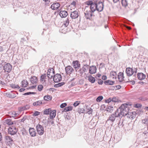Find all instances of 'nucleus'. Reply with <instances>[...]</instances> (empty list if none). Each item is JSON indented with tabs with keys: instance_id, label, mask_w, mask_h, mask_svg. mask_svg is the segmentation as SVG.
<instances>
[{
	"instance_id": "1",
	"label": "nucleus",
	"mask_w": 148,
	"mask_h": 148,
	"mask_svg": "<svg viewBox=\"0 0 148 148\" xmlns=\"http://www.w3.org/2000/svg\"><path fill=\"white\" fill-rule=\"evenodd\" d=\"M96 3H93L90 6H86L84 9V14L86 18L90 19L92 16V13L97 10Z\"/></svg>"
},
{
	"instance_id": "2",
	"label": "nucleus",
	"mask_w": 148,
	"mask_h": 148,
	"mask_svg": "<svg viewBox=\"0 0 148 148\" xmlns=\"http://www.w3.org/2000/svg\"><path fill=\"white\" fill-rule=\"evenodd\" d=\"M128 105L126 104H122L119 108L120 111L121 117L122 116H127V118H130L132 115V113L129 112Z\"/></svg>"
},
{
	"instance_id": "3",
	"label": "nucleus",
	"mask_w": 148,
	"mask_h": 148,
	"mask_svg": "<svg viewBox=\"0 0 148 148\" xmlns=\"http://www.w3.org/2000/svg\"><path fill=\"white\" fill-rule=\"evenodd\" d=\"M119 109H117L115 112L111 115L109 116V119L106 121V122H107L110 120L113 122L115 120V118L116 117H121L120 111L119 110Z\"/></svg>"
},
{
	"instance_id": "4",
	"label": "nucleus",
	"mask_w": 148,
	"mask_h": 148,
	"mask_svg": "<svg viewBox=\"0 0 148 148\" xmlns=\"http://www.w3.org/2000/svg\"><path fill=\"white\" fill-rule=\"evenodd\" d=\"M29 79L31 83L32 84L34 85V86L30 87L32 89L35 88L36 87V85L38 81L37 77L35 76H32Z\"/></svg>"
},
{
	"instance_id": "5",
	"label": "nucleus",
	"mask_w": 148,
	"mask_h": 148,
	"mask_svg": "<svg viewBox=\"0 0 148 148\" xmlns=\"http://www.w3.org/2000/svg\"><path fill=\"white\" fill-rule=\"evenodd\" d=\"M17 130L16 127L13 126H10L8 129V133L12 135H13L16 134Z\"/></svg>"
},
{
	"instance_id": "6",
	"label": "nucleus",
	"mask_w": 148,
	"mask_h": 148,
	"mask_svg": "<svg viewBox=\"0 0 148 148\" xmlns=\"http://www.w3.org/2000/svg\"><path fill=\"white\" fill-rule=\"evenodd\" d=\"M36 130L38 134L42 135L44 133V129L43 127L40 124H38L36 126Z\"/></svg>"
},
{
	"instance_id": "7",
	"label": "nucleus",
	"mask_w": 148,
	"mask_h": 148,
	"mask_svg": "<svg viewBox=\"0 0 148 148\" xmlns=\"http://www.w3.org/2000/svg\"><path fill=\"white\" fill-rule=\"evenodd\" d=\"M12 65L9 63H6L3 66L4 70L5 72L8 73L10 72L12 69Z\"/></svg>"
},
{
	"instance_id": "8",
	"label": "nucleus",
	"mask_w": 148,
	"mask_h": 148,
	"mask_svg": "<svg viewBox=\"0 0 148 148\" xmlns=\"http://www.w3.org/2000/svg\"><path fill=\"white\" fill-rule=\"evenodd\" d=\"M62 79L61 76L60 74H57L55 75L53 77V79L55 82H60Z\"/></svg>"
},
{
	"instance_id": "9",
	"label": "nucleus",
	"mask_w": 148,
	"mask_h": 148,
	"mask_svg": "<svg viewBox=\"0 0 148 148\" xmlns=\"http://www.w3.org/2000/svg\"><path fill=\"white\" fill-rule=\"evenodd\" d=\"M65 70L66 73L69 75L72 73L74 71L73 68L70 66H68L66 67Z\"/></svg>"
},
{
	"instance_id": "10",
	"label": "nucleus",
	"mask_w": 148,
	"mask_h": 148,
	"mask_svg": "<svg viewBox=\"0 0 148 148\" xmlns=\"http://www.w3.org/2000/svg\"><path fill=\"white\" fill-rule=\"evenodd\" d=\"M126 72L127 76H131L134 73V71L132 69L128 68L126 69Z\"/></svg>"
},
{
	"instance_id": "11",
	"label": "nucleus",
	"mask_w": 148,
	"mask_h": 148,
	"mask_svg": "<svg viewBox=\"0 0 148 148\" xmlns=\"http://www.w3.org/2000/svg\"><path fill=\"white\" fill-rule=\"evenodd\" d=\"M97 10L99 12L101 11L103 9V4L101 2H99L96 4Z\"/></svg>"
},
{
	"instance_id": "12",
	"label": "nucleus",
	"mask_w": 148,
	"mask_h": 148,
	"mask_svg": "<svg viewBox=\"0 0 148 148\" xmlns=\"http://www.w3.org/2000/svg\"><path fill=\"white\" fill-rule=\"evenodd\" d=\"M60 5L58 2L53 3L51 6V8L53 10H57L60 7Z\"/></svg>"
},
{
	"instance_id": "13",
	"label": "nucleus",
	"mask_w": 148,
	"mask_h": 148,
	"mask_svg": "<svg viewBox=\"0 0 148 148\" xmlns=\"http://www.w3.org/2000/svg\"><path fill=\"white\" fill-rule=\"evenodd\" d=\"M78 13L77 11L72 12L70 14V16L72 19L76 18L78 17Z\"/></svg>"
},
{
	"instance_id": "14",
	"label": "nucleus",
	"mask_w": 148,
	"mask_h": 148,
	"mask_svg": "<svg viewBox=\"0 0 148 148\" xmlns=\"http://www.w3.org/2000/svg\"><path fill=\"white\" fill-rule=\"evenodd\" d=\"M73 66L76 71L80 67V64L78 61H73Z\"/></svg>"
},
{
	"instance_id": "15",
	"label": "nucleus",
	"mask_w": 148,
	"mask_h": 148,
	"mask_svg": "<svg viewBox=\"0 0 148 148\" xmlns=\"http://www.w3.org/2000/svg\"><path fill=\"white\" fill-rule=\"evenodd\" d=\"M29 134L31 136L34 137L36 135L35 130L34 128H30L29 129Z\"/></svg>"
},
{
	"instance_id": "16",
	"label": "nucleus",
	"mask_w": 148,
	"mask_h": 148,
	"mask_svg": "<svg viewBox=\"0 0 148 148\" xmlns=\"http://www.w3.org/2000/svg\"><path fill=\"white\" fill-rule=\"evenodd\" d=\"M137 77L138 79L141 80L145 78L146 75L143 73H138L137 74Z\"/></svg>"
},
{
	"instance_id": "17",
	"label": "nucleus",
	"mask_w": 148,
	"mask_h": 148,
	"mask_svg": "<svg viewBox=\"0 0 148 148\" xmlns=\"http://www.w3.org/2000/svg\"><path fill=\"white\" fill-rule=\"evenodd\" d=\"M97 69L96 67L92 66H90L89 69V73L91 74L95 73L96 72Z\"/></svg>"
},
{
	"instance_id": "18",
	"label": "nucleus",
	"mask_w": 148,
	"mask_h": 148,
	"mask_svg": "<svg viewBox=\"0 0 148 148\" xmlns=\"http://www.w3.org/2000/svg\"><path fill=\"white\" fill-rule=\"evenodd\" d=\"M59 14L61 17L65 18L67 16L68 14L66 11H61L60 12Z\"/></svg>"
},
{
	"instance_id": "19",
	"label": "nucleus",
	"mask_w": 148,
	"mask_h": 148,
	"mask_svg": "<svg viewBox=\"0 0 148 148\" xmlns=\"http://www.w3.org/2000/svg\"><path fill=\"white\" fill-rule=\"evenodd\" d=\"M118 78L120 82H122L124 80L123 73L120 72L118 75Z\"/></svg>"
},
{
	"instance_id": "20",
	"label": "nucleus",
	"mask_w": 148,
	"mask_h": 148,
	"mask_svg": "<svg viewBox=\"0 0 148 148\" xmlns=\"http://www.w3.org/2000/svg\"><path fill=\"white\" fill-rule=\"evenodd\" d=\"M56 114V110H51V111L50 113V118L51 119H53L55 117Z\"/></svg>"
},
{
	"instance_id": "21",
	"label": "nucleus",
	"mask_w": 148,
	"mask_h": 148,
	"mask_svg": "<svg viewBox=\"0 0 148 148\" xmlns=\"http://www.w3.org/2000/svg\"><path fill=\"white\" fill-rule=\"evenodd\" d=\"M5 138L6 140L5 141L8 143H9L11 144L13 141L12 138L9 136H5Z\"/></svg>"
},
{
	"instance_id": "22",
	"label": "nucleus",
	"mask_w": 148,
	"mask_h": 148,
	"mask_svg": "<svg viewBox=\"0 0 148 148\" xmlns=\"http://www.w3.org/2000/svg\"><path fill=\"white\" fill-rule=\"evenodd\" d=\"M46 77L47 75L46 74H44L42 75L40 79L41 82L43 83L45 81V79H47Z\"/></svg>"
},
{
	"instance_id": "23",
	"label": "nucleus",
	"mask_w": 148,
	"mask_h": 148,
	"mask_svg": "<svg viewBox=\"0 0 148 148\" xmlns=\"http://www.w3.org/2000/svg\"><path fill=\"white\" fill-rule=\"evenodd\" d=\"M5 123L9 125H11L13 124V122L10 119H7L5 120Z\"/></svg>"
},
{
	"instance_id": "24",
	"label": "nucleus",
	"mask_w": 148,
	"mask_h": 148,
	"mask_svg": "<svg viewBox=\"0 0 148 148\" xmlns=\"http://www.w3.org/2000/svg\"><path fill=\"white\" fill-rule=\"evenodd\" d=\"M110 76L113 79H116V78L117 73L115 72H112L110 73Z\"/></svg>"
},
{
	"instance_id": "25",
	"label": "nucleus",
	"mask_w": 148,
	"mask_h": 148,
	"mask_svg": "<svg viewBox=\"0 0 148 148\" xmlns=\"http://www.w3.org/2000/svg\"><path fill=\"white\" fill-rule=\"evenodd\" d=\"M69 19L68 18L66 19L63 22V25L65 27H67L69 25Z\"/></svg>"
},
{
	"instance_id": "26",
	"label": "nucleus",
	"mask_w": 148,
	"mask_h": 148,
	"mask_svg": "<svg viewBox=\"0 0 148 148\" xmlns=\"http://www.w3.org/2000/svg\"><path fill=\"white\" fill-rule=\"evenodd\" d=\"M28 84V82L27 80H23L22 81V87H25Z\"/></svg>"
},
{
	"instance_id": "27",
	"label": "nucleus",
	"mask_w": 148,
	"mask_h": 148,
	"mask_svg": "<svg viewBox=\"0 0 148 148\" xmlns=\"http://www.w3.org/2000/svg\"><path fill=\"white\" fill-rule=\"evenodd\" d=\"M114 81L108 80L104 82V83L106 85H112L114 83Z\"/></svg>"
},
{
	"instance_id": "28",
	"label": "nucleus",
	"mask_w": 148,
	"mask_h": 148,
	"mask_svg": "<svg viewBox=\"0 0 148 148\" xmlns=\"http://www.w3.org/2000/svg\"><path fill=\"white\" fill-rule=\"evenodd\" d=\"M52 97L50 95H46L44 97V99L45 100L48 101L51 100Z\"/></svg>"
},
{
	"instance_id": "29",
	"label": "nucleus",
	"mask_w": 148,
	"mask_h": 148,
	"mask_svg": "<svg viewBox=\"0 0 148 148\" xmlns=\"http://www.w3.org/2000/svg\"><path fill=\"white\" fill-rule=\"evenodd\" d=\"M88 80L92 83H94L95 81V78L91 76L89 77Z\"/></svg>"
},
{
	"instance_id": "30",
	"label": "nucleus",
	"mask_w": 148,
	"mask_h": 148,
	"mask_svg": "<svg viewBox=\"0 0 148 148\" xmlns=\"http://www.w3.org/2000/svg\"><path fill=\"white\" fill-rule=\"evenodd\" d=\"M73 108V107L72 106H68L66 107L64 109L63 112H67L71 110Z\"/></svg>"
},
{
	"instance_id": "31",
	"label": "nucleus",
	"mask_w": 148,
	"mask_h": 148,
	"mask_svg": "<svg viewBox=\"0 0 148 148\" xmlns=\"http://www.w3.org/2000/svg\"><path fill=\"white\" fill-rule=\"evenodd\" d=\"M51 109L50 108H49L45 110L44 112V114H50V112L51 111Z\"/></svg>"
},
{
	"instance_id": "32",
	"label": "nucleus",
	"mask_w": 148,
	"mask_h": 148,
	"mask_svg": "<svg viewBox=\"0 0 148 148\" xmlns=\"http://www.w3.org/2000/svg\"><path fill=\"white\" fill-rule=\"evenodd\" d=\"M16 94H17V92H16L11 91L10 92V98H13L16 97Z\"/></svg>"
},
{
	"instance_id": "33",
	"label": "nucleus",
	"mask_w": 148,
	"mask_h": 148,
	"mask_svg": "<svg viewBox=\"0 0 148 148\" xmlns=\"http://www.w3.org/2000/svg\"><path fill=\"white\" fill-rule=\"evenodd\" d=\"M42 102L41 101H38L33 103V105L34 106H36L40 105L42 104Z\"/></svg>"
},
{
	"instance_id": "34",
	"label": "nucleus",
	"mask_w": 148,
	"mask_h": 148,
	"mask_svg": "<svg viewBox=\"0 0 148 148\" xmlns=\"http://www.w3.org/2000/svg\"><path fill=\"white\" fill-rule=\"evenodd\" d=\"M121 3L122 5L124 7H126L127 5V0H122Z\"/></svg>"
},
{
	"instance_id": "35",
	"label": "nucleus",
	"mask_w": 148,
	"mask_h": 148,
	"mask_svg": "<svg viewBox=\"0 0 148 148\" xmlns=\"http://www.w3.org/2000/svg\"><path fill=\"white\" fill-rule=\"evenodd\" d=\"M64 82H61L58 83L57 84H56L54 85V86L55 87L57 88L59 87H60L64 84Z\"/></svg>"
},
{
	"instance_id": "36",
	"label": "nucleus",
	"mask_w": 148,
	"mask_h": 148,
	"mask_svg": "<svg viewBox=\"0 0 148 148\" xmlns=\"http://www.w3.org/2000/svg\"><path fill=\"white\" fill-rule=\"evenodd\" d=\"M54 71L53 69L52 68H49L48 69V71L47 73H51V75L52 74H54Z\"/></svg>"
},
{
	"instance_id": "37",
	"label": "nucleus",
	"mask_w": 148,
	"mask_h": 148,
	"mask_svg": "<svg viewBox=\"0 0 148 148\" xmlns=\"http://www.w3.org/2000/svg\"><path fill=\"white\" fill-rule=\"evenodd\" d=\"M85 110L83 108H79L78 110V112L79 113V114H81L82 113L84 112Z\"/></svg>"
},
{
	"instance_id": "38",
	"label": "nucleus",
	"mask_w": 148,
	"mask_h": 148,
	"mask_svg": "<svg viewBox=\"0 0 148 148\" xmlns=\"http://www.w3.org/2000/svg\"><path fill=\"white\" fill-rule=\"evenodd\" d=\"M93 3L91 1H88L86 2V4L88 5V6H91L92 4Z\"/></svg>"
},
{
	"instance_id": "39",
	"label": "nucleus",
	"mask_w": 148,
	"mask_h": 148,
	"mask_svg": "<svg viewBox=\"0 0 148 148\" xmlns=\"http://www.w3.org/2000/svg\"><path fill=\"white\" fill-rule=\"evenodd\" d=\"M103 97L102 96H99L96 99V101L97 102L100 101L103 99Z\"/></svg>"
},
{
	"instance_id": "40",
	"label": "nucleus",
	"mask_w": 148,
	"mask_h": 148,
	"mask_svg": "<svg viewBox=\"0 0 148 148\" xmlns=\"http://www.w3.org/2000/svg\"><path fill=\"white\" fill-rule=\"evenodd\" d=\"M11 87L13 88H17L19 89L20 88V87L18 85L15 84H12L10 85Z\"/></svg>"
},
{
	"instance_id": "41",
	"label": "nucleus",
	"mask_w": 148,
	"mask_h": 148,
	"mask_svg": "<svg viewBox=\"0 0 148 148\" xmlns=\"http://www.w3.org/2000/svg\"><path fill=\"white\" fill-rule=\"evenodd\" d=\"M10 114L11 115V116L13 117H15L18 115V114H17L15 112H13L11 113Z\"/></svg>"
},
{
	"instance_id": "42",
	"label": "nucleus",
	"mask_w": 148,
	"mask_h": 148,
	"mask_svg": "<svg viewBox=\"0 0 148 148\" xmlns=\"http://www.w3.org/2000/svg\"><path fill=\"white\" fill-rule=\"evenodd\" d=\"M54 75L52 74L51 75V73H47V76L48 77V78L49 79H51L52 78L53 75Z\"/></svg>"
},
{
	"instance_id": "43",
	"label": "nucleus",
	"mask_w": 148,
	"mask_h": 148,
	"mask_svg": "<svg viewBox=\"0 0 148 148\" xmlns=\"http://www.w3.org/2000/svg\"><path fill=\"white\" fill-rule=\"evenodd\" d=\"M142 123L144 124H146L148 122V118H146L142 120Z\"/></svg>"
},
{
	"instance_id": "44",
	"label": "nucleus",
	"mask_w": 148,
	"mask_h": 148,
	"mask_svg": "<svg viewBox=\"0 0 148 148\" xmlns=\"http://www.w3.org/2000/svg\"><path fill=\"white\" fill-rule=\"evenodd\" d=\"M112 101L114 102H117L119 101L118 99L116 97H113L112 99Z\"/></svg>"
},
{
	"instance_id": "45",
	"label": "nucleus",
	"mask_w": 148,
	"mask_h": 148,
	"mask_svg": "<svg viewBox=\"0 0 148 148\" xmlns=\"http://www.w3.org/2000/svg\"><path fill=\"white\" fill-rule=\"evenodd\" d=\"M88 111L86 112V113H88V114H92L93 110L91 108L88 109Z\"/></svg>"
},
{
	"instance_id": "46",
	"label": "nucleus",
	"mask_w": 148,
	"mask_h": 148,
	"mask_svg": "<svg viewBox=\"0 0 148 148\" xmlns=\"http://www.w3.org/2000/svg\"><path fill=\"white\" fill-rule=\"evenodd\" d=\"M35 93L34 92H27L26 93H25L23 94V95H30L33 94H35Z\"/></svg>"
},
{
	"instance_id": "47",
	"label": "nucleus",
	"mask_w": 148,
	"mask_h": 148,
	"mask_svg": "<svg viewBox=\"0 0 148 148\" xmlns=\"http://www.w3.org/2000/svg\"><path fill=\"white\" fill-rule=\"evenodd\" d=\"M80 103V101H75L73 104V106L76 107Z\"/></svg>"
},
{
	"instance_id": "48",
	"label": "nucleus",
	"mask_w": 148,
	"mask_h": 148,
	"mask_svg": "<svg viewBox=\"0 0 148 148\" xmlns=\"http://www.w3.org/2000/svg\"><path fill=\"white\" fill-rule=\"evenodd\" d=\"M43 86L41 85H38V89L39 91H41L42 90Z\"/></svg>"
},
{
	"instance_id": "49",
	"label": "nucleus",
	"mask_w": 148,
	"mask_h": 148,
	"mask_svg": "<svg viewBox=\"0 0 148 148\" xmlns=\"http://www.w3.org/2000/svg\"><path fill=\"white\" fill-rule=\"evenodd\" d=\"M4 94L5 96L10 98V92L5 93Z\"/></svg>"
},
{
	"instance_id": "50",
	"label": "nucleus",
	"mask_w": 148,
	"mask_h": 148,
	"mask_svg": "<svg viewBox=\"0 0 148 148\" xmlns=\"http://www.w3.org/2000/svg\"><path fill=\"white\" fill-rule=\"evenodd\" d=\"M29 108V107L28 105H26L25 107L22 108V109L21 110H27Z\"/></svg>"
},
{
	"instance_id": "51",
	"label": "nucleus",
	"mask_w": 148,
	"mask_h": 148,
	"mask_svg": "<svg viewBox=\"0 0 148 148\" xmlns=\"http://www.w3.org/2000/svg\"><path fill=\"white\" fill-rule=\"evenodd\" d=\"M67 104L66 103H62L60 105V107L61 108H63L64 107H65L66 106Z\"/></svg>"
},
{
	"instance_id": "52",
	"label": "nucleus",
	"mask_w": 148,
	"mask_h": 148,
	"mask_svg": "<svg viewBox=\"0 0 148 148\" xmlns=\"http://www.w3.org/2000/svg\"><path fill=\"white\" fill-rule=\"evenodd\" d=\"M141 106L142 105L141 104L138 103H137L134 106L136 108H139L141 107Z\"/></svg>"
},
{
	"instance_id": "53",
	"label": "nucleus",
	"mask_w": 148,
	"mask_h": 148,
	"mask_svg": "<svg viewBox=\"0 0 148 148\" xmlns=\"http://www.w3.org/2000/svg\"><path fill=\"white\" fill-rule=\"evenodd\" d=\"M111 101H112V98H110L106 100V103H109L110 102H111Z\"/></svg>"
},
{
	"instance_id": "54",
	"label": "nucleus",
	"mask_w": 148,
	"mask_h": 148,
	"mask_svg": "<svg viewBox=\"0 0 148 148\" xmlns=\"http://www.w3.org/2000/svg\"><path fill=\"white\" fill-rule=\"evenodd\" d=\"M40 112L38 111H35L34 113V114L33 115L35 116H38L39 115Z\"/></svg>"
},
{
	"instance_id": "55",
	"label": "nucleus",
	"mask_w": 148,
	"mask_h": 148,
	"mask_svg": "<svg viewBox=\"0 0 148 148\" xmlns=\"http://www.w3.org/2000/svg\"><path fill=\"white\" fill-rule=\"evenodd\" d=\"M103 81L101 80H99L98 81V83L99 84H102L103 83Z\"/></svg>"
},
{
	"instance_id": "56",
	"label": "nucleus",
	"mask_w": 148,
	"mask_h": 148,
	"mask_svg": "<svg viewBox=\"0 0 148 148\" xmlns=\"http://www.w3.org/2000/svg\"><path fill=\"white\" fill-rule=\"evenodd\" d=\"M107 77L106 75H103L102 76V79H103V80H105L106 79H107Z\"/></svg>"
},
{
	"instance_id": "57",
	"label": "nucleus",
	"mask_w": 148,
	"mask_h": 148,
	"mask_svg": "<svg viewBox=\"0 0 148 148\" xmlns=\"http://www.w3.org/2000/svg\"><path fill=\"white\" fill-rule=\"evenodd\" d=\"M26 119V118H25V117H24L21 119V121L22 122H23Z\"/></svg>"
},
{
	"instance_id": "58",
	"label": "nucleus",
	"mask_w": 148,
	"mask_h": 148,
	"mask_svg": "<svg viewBox=\"0 0 148 148\" xmlns=\"http://www.w3.org/2000/svg\"><path fill=\"white\" fill-rule=\"evenodd\" d=\"M25 90V88H22L20 89V90H19V91L20 92H22V91H24Z\"/></svg>"
},
{
	"instance_id": "59",
	"label": "nucleus",
	"mask_w": 148,
	"mask_h": 148,
	"mask_svg": "<svg viewBox=\"0 0 148 148\" xmlns=\"http://www.w3.org/2000/svg\"><path fill=\"white\" fill-rule=\"evenodd\" d=\"M0 84H1L3 85H4L5 84V83L3 82L2 81H1V80H0Z\"/></svg>"
},
{
	"instance_id": "60",
	"label": "nucleus",
	"mask_w": 148,
	"mask_h": 148,
	"mask_svg": "<svg viewBox=\"0 0 148 148\" xmlns=\"http://www.w3.org/2000/svg\"><path fill=\"white\" fill-rule=\"evenodd\" d=\"M75 1H73L71 3V4L73 5H75Z\"/></svg>"
},
{
	"instance_id": "61",
	"label": "nucleus",
	"mask_w": 148,
	"mask_h": 148,
	"mask_svg": "<svg viewBox=\"0 0 148 148\" xmlns=\"http://www.w3.org/2000/svg\"><path fill=\"white\" fill-rule=\"evenodd\" d=\"M2 139V137L1 133L0 132V141H1Z\"/></svg>"
},
{
	"instance_id": "62",
	"label": "nucleus",
	"mask_w": 148,
	"mask_h": 148,
	"mask_svg": "<svg viewBox=\"0 0 148 148\" xmlns=\"http://www.w3.org/2000/svg\"><path fill=\"white\" fill-rule=\"evenodd\" d=\"M112 1L114 3H115L118 2L119 0H112Z\"/></svg>"
},
{
	"instance_id": "63",
	"label": "nucleus",
	"mask_w": 148,
	"mask_h": 148,
	"mask_svg": "<svg viewBox=\"0 0 148 148\" xmlns=\"http://www.w3.org/2000/svg\"><path fill=\"white\" fill-rule=\"evenodd\" d=\"M55 90V89H54L51 88H50V89H49V90L51 91L52 90V91L53 92H54V91Z\"/></svg>"
},
{
	"instance_id": "64",
	"label": "nucleus",
	"mask_w": 148,
	"mask_h": 148,
	"mask_svg": "<svg viewBox=\"0 0 148 148\" xmlns=\"http://www.w3.org/2000/svg\"><path fill=\"white\" fill-rule=\"evenodd\" d=\"M101 76V75L100 74H97V76L98 77H99Z\"/></svg>"
}]
</instances>
